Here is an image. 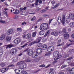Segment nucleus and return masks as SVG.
<instances>
[{
    "label": "nucleus",
    "mask_w": 74,
    "mask_h": 74,
    "mask_svg": "<svg viewBox=\"0 0 74 74\" xmlns=\"http://www.w3.org/2000/svg\"><path fill=\"white\" fill-rule=\"evenodd\" d=\"M66 67V66L65 65H63L62 66V68H64V67Z\"/></svg>",
    "instance_id": "52"
},
{
    "label": "nucleus",
    "mask_w": 74,
    "mask_h": 74,
    "mask_svg": "<svg viewBox=\"0 0 74 74\" xmlns=\"http://www.w3.org/2000/svg\"><path fill=\"white\" fill-rule=\"evenodd\" d=\"M42 49L44 50L47 49V45H42Z\"/></svg>",
    "instance_id": "22"
},
{
    "label": "nucleus",
    "mask_w": 74,
    "mask_h": 74,
    "mask_svg": "<svg viewBox=\"0 0 74 74\" xmlns=\"http://www.w3.org/2000/svg\"><path fill=\"white\" fill-rule=\"evenodd\" d=\"M18 65H19L20 69H17L14 70V71L16 74H19L22 72L21 69H24L26 67V64L25 63V61H21L17 63Z\"/></svg>",
    "instance_id": "1"
},
{
    "label": "nucleus",
    "mask_w": 74,
    "mask_h": 74,
    "mask_svg": "<svg viewBox=\"0 0 74 74\" xmlns=\"http://www.w3.org/2000/svg\"><path fill=\"white\" fill-rule=\"evenodd\" d=\"M3 14H5V15H7V12L3 11Z\"/></svg>",
    "instance_id": "36"
},
{
    "label": "nucleus",
    "mask_w": 74,
    "mask_h": 74,
    "mask_svg": "<svg viewBox=\"0 0 74 74\" xmlns=\"http://www.w3.org/2000/svg\"><path fill=\"white\" fill-rule=\"evenodd\" d=\"M71 73L72 74H74V68H72L71 70Z\"/></svg>",
    "instance_id": "29"
},
{
    "label": "nucleus",
    "mask_w": 74,
    "mask_h": 74,
    "mask_svg": "<svg viewBox=\"0 0 74 74\" xmlns=\"http://www.w3.org/2000/svg\"><path fill=\"white\" fill-rule=\"evenodd\" d=\"M34 55H33V57L34 58L35 57V58H37L38 55V53L36 52H34Z\"/></svg>",
    "instance_id": "19"
},
{
    "label": "nucleus",
    "mask_w": 74,
    "mask_h": 74,
    "mask_svg": "<svg viewBox=\"0 0 74 74\" xmlns=\"http://www.w3.org/2000/svg\"><path fill=\"white\" fill-rule=\"evenodd\" d=\"M14 65L13 64H11L8 66V67H14Z\"/></svg>",
    "instance_id": "49"
},
{
    "label": "nucleus",
    "mask_w": 74,
    "mask_h": 74,
    "mask_svg": "<svg viewBox=\"0 0 74 74\" xmlns=\"http://www.w3.org/2000/svg\"><path fill=\"white\" fill-rule=\"evenodd\" d=\"M62 40L61 39H59V40H58V42H57V44H60V42H62Z\"/></svg>",
    "instance_id": "30"
},
{
    "label": "nucleus",
    "mask_w": 74,
    "mask_h": 74,
    "mask_svg": "<svg viewBox=\"0 0 74 74\" xmlns=\"http://www.w3.org/2000/svg\"><path fill=\"white\" fill-rule=\"evenodd\" d=\"M1 67H4V66H5V65L4 64L2 63L1 64Z\"/></svg>",
    "instance_id": "43"
},
{
    "label": "nucleus",
    "mask_w": 74,
    "mask_h": 74,
    "mask_svg": "<svg viewBox=\"0 0 74 74\" xmlns=\"http://www.w3.org/2000/svg\"><path fill=\"white\" fill-rule=\"evenodd\" d=\"M71 59H72V57L69 58H68V60H71Z\"/></svg>",
    "instance_id": "60"
},
{
    "label": "nucleus",
    "mask_w": 74,
    "mask_h": 74,
    "mask_svg": "<svg viewBox=\"0 0 74 74\" xmlns=\"http://www.w3.org/2000/svg\"><path fill=\"white\" fill-rule=\"evenodd\" d=\"M69 41L71 42V44H68L67 45H65V48H68V47H69V45H73V44H74V41H71L70 40H69Z\"/></svg>",
    "instance_id": "15"
},
{
    "label": "nucleus",
    "mask_w": 74,
    "mask_h": 74,
    "mask_svg": "<svg viewBox=\"0 0 74 74\" xmlns=\"http://www.w3.org/2000/svg\"><path fill=\"white\" fill-rule=\"evenodd\" d=\"M55 32H53L51 33L52 35H53L54 36H55Z\"/></svg>",
    "instance_id": "48"
},
{
    "label": "nucleus",
    "mask_w": 74,
    "mask_h": 74,
    "mask_svg": "<svg viewBox=\"0 0 74 74\" xmlns=\"http://www.w3.org/2000/svg\"><path fill=\"white\" fill-rule=\"evenodd\" d=\"M22 40L20 38H17L14 41V43L15 44H19L20 42H21Z\"/></svg>",
    "instance_id": "9"
},
{
    "label": "nucleus",
    "mask_w": 74,
    "mask_h": 74,
    "mask_svg": "<svg viewBox=\"0 0 74 74\" xmlns=\"http://www.w3.org/2000/svg\"><path fill=\"white\" fill-rule=\"evenodd\" d=\"M55 36H58L59 34V33L58 32H55Z\"/></svg>",
    "instance_id": "42"
},
{
    "label": "nucleus",
    "mask_w": 74,
    "mask_h": 74,
    "mask_svg": "<svg viewBox=\"0 0 74 74\" xmlns=\"http://www.w3.org/2000/svg\"><path fill=\"white\" fill-rule=\"evenodd\" d=\"M21 73H22V74H28L27 73V72L25 71H21Z\"/></svg>",
    "instance_id": "33"
},
{
    "label": "nucleus",
    "mask_w": 74,
    "mask_h": 74,
    "mask_svg": "<svg viewBox=\"0 0 74 74\" xmlns=\"http://www.w3.org/2000/svg\"><path fill=\"white\" fill-rule=\"evenodd\" d=\"M39 3H42V1H41V0H40V1H39Z\"/></svg>",
    "instance_id": "64"
},
{
    "label": "nucleus",
    "mask_w": 74,
    "mask_h": 74,
    "mask_svg": "<svg viewBox=\"0 0 74 74\" xmlns=\"http://www.w3.org/2000/svg\"><path fill=\"white\" fill-rule=\"evenodd\" d=\"M12 33H13V29H8L7 32V34L8 35H10Z\"/></svg>",
    "instance_id": "11"
},
{
    "label": "nucleus",
    "mask_w": 74,
    "mask_h": 74,
    "mask_svg": "<svg viewBox=\"0 0 74 74\" xmlns=\"http://www.w3.org/2000/svg\"><path fill=\"white\" fill-rule=\"evenodd\" d=\"M40 41V40H37L36 41H34V42H32L30 43H29L28 42V43L27 45L29 44L28 45L29 46H31L32 45H33V44H36V43H37L38 42H39Z\"/></svg>",
    "instance_id": "10"
},
{
    "label": "nucleus",
    "mask_w": 74,
    "mask_h": 74,
    "mask_svg": "<svg viewBox=\"0 0 74 74\" xmlns=\"http://www.w3.org/2000/svg\"><path fill=\"white\" fill-rule=\"evenodd\" d=\"M40 29L41 30L39 32L40 35H42L44 34V32H45L48 29V24L46 23H43L40 26Z\"/></svg>",
    "instance_id": "2"
},
{
    "label": "nucleus",
    "mask_w": 74,
    "mask_h": 74,
    "mask_svg": "<svg viewBox=\"0 0 74 74\" xmlns=\"http://www.w3.org/2000/svg\"><path fill=\"white\" fill-rule=\"evenodd\" d=\"M64 44V42H63L61 44H59V45H57V47H59L61 46V45H63Z\"/></svg>",
    "instance_id": "34"
},
{
    "label": "nucleus",
    "mask_w": 74,
    "mask_h": 74,
    "mask_svg": "<svg viewBox=\"0 0 74 74\" xmlns=\"http://www.w3.org/2000/svg\"><path fill=\"white\" fill-rule=\"evenodd\" d=\"M71 37L72 38H74V34H73L72 35Z\"/></svg>",
    "instance_id": "55"
},
{
    "label": "nucleus",
    "mask_w": 74,
    "mask_h": 74,
    "mask_svg": "<svg viewBox=\"0 0 74 74\" xmlns=\"http://www.w3.org/2000/svg\"><path fill=\"white\" fill-rule=\"evenodd\" d=\"M4 10H5V11H7V10H8V9L7 8H5L4 9Z\"/></svg>",
    "instance_id": "57"
},
{
    "label": "nucleus",
    "mask_w": 74,
    "mask_h": 74,
    "mask_svg": "<svg viewBox=\"0 0 74 74\" xmlns=\"http://www.w3.org/2000/svg\"><path fill=\"white\" fill-rule=\"evenodd\" d=\"M2 18H0V22L1 23H5V21L2 20Z\"/></svg>",
    "instance_id": "27"
},
{
    "label": "nucleus",
    "mask_w": 74,
    "mask_h": 74,
    "mask_svg": "<svg viewBox=\"0 0 74 74\" xmlns=\"http://www.w3.org/2000/svg\"><path fill=\"white\" fill-rule=\"evenodd\" d=\"M26 35H23V38H26Z\"/></svg>",
    "instance_id": "53"
},
{
    "label": "nucleus",
    "mask_w": 74,
    "mask_h": 74,
    "mask_svg": "<svg viewBox=\"0 0 74 74\" xmlns=\"http://www.w3.org/2000/svg\"><path fill=\"white\" fill-rule=\"evenodd\" d=\"M55 49V47L53 46H51L49 47L47 49V51L48 52H51L54 51Z\"/></svg>",
    "instance_id": "8"
},
{
    "label": "nucleus",
    "mask_w": 74,
    "mask_h": 74,
    "mask_svg": "<svg viewBox=\"0 0 74 74\" xmlns=\"http://www.w3.org/2000/svg\"><path fill=\"white\" fill-rule=\"evenodd\" d=\"M24 44V42H22L21 43V45H23Z\"/></svg>",
    "instance_id": "61"
},
{
    "label": "nucleus",
    "mask_w": 74,
    "mask_h": 74,
    "mask_svg": "<svg viewBox=\"0 0 74 74\" xmlns=\"http://www.w3.org/2000/svg\"><path fill=\"white\" fill-rule=\"evenodd\" d=\"M12 47H13V45L12 44H10L6 46V49H7V48H11Z\"/></svg>",
    "instance_id": "21"
},
{
    "label": "nucleus",
    "mask_w": 74,
    "mask_h": 74,
    "mask_svg": "<svg viewBox=\"0 0 74 74\" xmlns=\"http://www.w3.org/2000/svg\"><path fill=\"white\" fill-rule=\"evenodd\" d=\"M36 19V17L34 16L33 18H32L31 19V21H34Z\"/></svg>",
    "instance_id": "45"
},
{
    "label": "nucleus",
    "mask_w": 74,
    "mask_h": 74,
    "mask_svg": "<svg viewBox=\"0 0 74 74\" xmlns=\"http://www.w3.org/2000/svg\"><path fill=\"white\" fill-rule=\"evenodd\" d=\"M29 43L27 42V43L26 44H25V45H23L22 46H21V47H19L18 48V49H19L20 50H21V49H22V48H24V47H25V46H27V44Z\"/></svg>",
    "instance_id": "18"
},
{
    "label": "nucleus",
    "mask_w": 74,
    "mask_h": 74,
    "mask_svg": "<svg viewBox=\"0 0 74 74\" xmlns=\"http://www.w3.org/2000/svg\"><path fill=\"white\" fill-rule=\"evenodd\" d=\"M14 13V14H19V11L18 10H16L15 12Z\"/></svg>",
    "instance_id": "25"
},
{
    "label": "nucleus",
    "mask_w": 74,
    "mask_h": 74,
    "mask_svg": "<svg viewBox=\"0 0 74 74\" xmlns=\"http://www.w3.org/2000/svg\"><path fill=\"white\" fill-rule=\"evenodd\" d=\"M26 23L25 22H24L23 23H22V25H26Z\"/></svg>",
    "instance_id": "51"
},
{
    "label": "nucleus",
    "mask_w": 74,
    "mask_h": 74,
    "mask_svg": "<svg viewBox=\"0 0 74 74\" xmlns=\"http://www.w3.org/2000/svg\"><path fill=\"white\" fill-rule=\"evenodd\" d=\"M5 40L7 41H10L11 40V37L8 36L6 37Z\"/></svg>",
    "instance_id": "16"
},
{
    "label": "nucleus",
    "mask_w": 74,
    "mask_h": 74,
    "mask_svg": "<svg viewBox=\"0 0 74 74\" xmlns=\"http://www.w3.org/2000/svg\"><path fill=\"white\" fill-rule=\"evenodd\" d=\"M17 52V50L16 48L12 49L10 51V53L12 55H14L16 54V52Z\"/></svg>",
    "instance_id": "5"
},
{
    "label": "nucleus",
    "mask_w": 74,
    "mask_h": 74,
    "mask_svg": "<svg viewBox=\"0 0 74 74\" xmlns=\"http://www.w3.org/2000/svg\"><path fill=\"white\" fill-rule=\"evenodd\" d=\"M5 36L4 35H2L0 37V40L1 41H3V40L5 39Z\"/></svg>",
    "instance_id": "17"
},
{
    "label": "nucleus",
    "mask_w": 74,
    "mask_h": 74,
    "mask_svg": "<svg viewBox=\"0 0 74 74\" xmlns=\"http://www.w3.org/2000/svg\"><path fill=\"white\" fill-rule=\"evenodd\" d=\"M36 51L38 53H41L42 52V49L40 48H38L36 50Z\"/></svg>",
    "instance_id": "14"
},
{
    "label": "nucleus",
    "mask_w": 74,
    "mask_h": 74,
    "mask_svg": "<svg viewBox=\"0 0 74 74\" xmlns=\"http://www.w3.org/2000/svg\"><path fill=\"white\" fill-rule=\"evenodd\" d=\"M23 10V8H21L20 9V11H22V10Z\"/></svg>",
    "instance_id": "58"
},
{
    "label": "nucleus",
    "mask_w": 74,
    "mask_h": 74,
    "mask_svg": "<svg viewBox=\"0 0 74 74\" xmlns=\"http://www.w3.org/2000/svg\"><path fill=\"white\" fill-rule=\"evenodd\" d=\"M26 8H26V7H24L23 8V10H26Z\"/></svg>",
    "instance_id": "62"
},
{
    "label": "nucleus",
    "mask_w": 74,
    "mask_h": 74,
    "mask_svg": "<svg viewBox=\"0 0 74 74\" xmlns=\"http://www.w3.org/2000/svg\"><path fill=\"white\" fill-rule=\"evenodd\" d=\"M31 61V60H29V59H27V60H26V62H30Z\"/></svg>",
    "instance_id": "44"
},
{
    "label": "nucleus",
    "mask_w": 74,
    "mask_h": 74,
    "mask_svg": "<svg viewBox=\"0 0 74 74\" xmlns=\"http://www.w3.org/2000/svg\"><path fill=\"white\" fill-rule=\"evenodd\" d=\"M69 18H67L66 19V22L67 23H69L70 22V19L71 18L70 17V16H69Z\"/></svg>",
    "instance_id": "24"
},
{
    "label": "nucleus",
    "mask_w": 74,
    "mask_h": 74,
    "mask_svg": "<svg viewBox=\"0 0 74 74\" xmlns=\"http://www.w3.org/2000/svg\"><path fill=\"white\" fill-rule=\"evenodd\" d=\"M51 22H52V20H50L49 22V24H50L51 23Z\"/></svg>",
    "instance_id": "56"
},
{
    "label": "nucleus",
    "mask_w": 74,
    "mask_h": 74,
    "mask_svg": "<svg viewBox=\"0 0 74 74\" xmlns=\"http://www.w3.org/2000/svg\"><path fill=\"white\" fill-rule=\"evenodd\" d=\"M3 50H0V55H3Z\"/></svg>",
    "instance_id": "32"
},
{
    "label": "nucleus",
    "mask_w": 74,
    "mask_h": 74,
    "mask_svg": "<svg viewBox=\"0 0 74 74\" xmlns=\"http://www.w3.org/2000/svg\"><path fill=\"white\" fill-rule=\"evenodd\" d=\"M31 37V34H30V33H28L26 35V39H29V41H32L33 39L32 38H30Z\"/></svg>",
    "instance_id": "7"
},
{
    "label": "nucleus",
    "mask_w": 74,
    "mask_h": 74,
    "mask_svg": "<svg viewBox=\"0 0 74 74\" xmlns=\"http://www.w3.org/2000/svg\"><path fill=\"white\" fill-rule=\"evenodd\" d=\"M49 53H47L45 54V56H49Z\"/></svg>",
    "instance_id": "47"
},
{
    "label": "nucleus",
    "mask_w": 74,
    "mask_h": 74,
    "mask_svg": "<svg viewBox=\"0 0 74 74\" xmlns=\"http://www.w3.org/2000/svg\"><path fill=\"white\" fill-rule=\"evenodd\" d=\"M40 67H45V65L44 64H43L42 65H40L39 66Z\"/></svg>",
    "instance_id": "38"
},
{
    "label": "nucleus",
    "mask_w": 74,
    "mask_h": 74,
    "mask_svg": "<svg viewBox=\"0 0 74 74\" xmlns=\"http://www.w3.org/2000/svg\"><path fill=\"white\" fill-rule=\"evenodd\" d=\"M69 34H65L64 35V37L65 39L69 38Z\"/></svg>",
    "instance_id": "20"
},
{
    "label": "nucleus",
    "mask_w": 74,
    "mask_h": 74,
    "mask_svg": "<svg viewBox=\"0 0 74 74\" xmlns=\"http://www.w3.org/2000/svg\"><path fill=\"white\" fill-rule=\"evenodd\" d=\"M50 33V30H48L47 31V32L46 33V34H48Z\"/></svg>",
    "instance_id": "50"
},
{
    "label": "nucleus",
    "mask_w": 74,
    "mask_h": 74,
    "mask_svg": "<svg viewBox=\"0 0 74 74\" xmlns=\"http://www.w3.org/2000/svg\"><path fill=\"white\" fill-rule=\"evenodd\" d=\"M62 32H64L65 33H66V29L64 28L63 29V30H62Z\"/></svg>",
    "instance_id": "46"
},
{
    "label": "nucleus",
    "mask_w": 74,
    "mask_h": 74,
    "mask_svg": "<svg viewBox=\"0 0 74 74\" xmlns=\"http://www.w3.org/2000/svg\"><path fill=\"white\" fill-rule=\"evenodd\" d=\"M17 30L19 31L20 32H22V28H17Z\"/></svg>",
    "instance_id": "31"
},
{
    "label": "nucleus",
    "mask_w": 74,
    "mask_h": 74,
    "mask_svg": "<svg viewBox=\"0 0 74 74\" xmlns=\"http://www.w3.org/2000/svg\"><path fill=\"white\" fill-rule=\"evenodd\" d=\"M21 55H22V53H20V54L18 55L19 56H21Z\"/></svg>",
    "instance_id": "59"
},
{
    "label": "nucleus",
    "mask_w": 74,
    "mask_h": 74,
    "mask_svg": "<svg viewBox=\"0 0 74 74\" xmlns=\"http://www.w3.org/2000/svg\"><path fill=\"white\" fill-rule=\"evenodd\" d=\"M53 56L54 57H56L54 59V60H56L59 59V58L62 56V55H59V53L58 51L54 52L53 53Z\"/></svg>",
    "instance_id": "3"
},
{
    "label": "nucleus",
    "mask_w": 74,
    "mask_h": 74,
    "mask_svg": "<svg viewBox=\"0 0 74 74\" xmlns=\"http://www.w3.org/2000/svg\"><path fill=\"white\" fill-rule=\"evenodd\" d=\"M49 74H54V72L52 71H50L49 72Z\"/></svg>",
    "instance_id": "39"
},
{
    "label": "nucleus",
    "mask_w": 74,
    "mask_h": 74,
    "mask_svg": "<svg viewBox=\"0 0 74 74\" xmlns=\"http://www.w3.org/2000/svg\"><path fill=\"white\" fill-rule=\"evenodd\" d=\"M37 33V32H34L33 33H32V36L33 37H34L36 36V34Z\"/></svg>",
    "instance_id": "28"
},
{
    "label": "nucleus",
    "mask_w": 74,
    "mask_h": 74,
    "mask_svg": "<svg viewBox=\"0 0 74 74\" xmlns=\"http://www.w3.org/2000/svg\"><path fill=\"white\" fill-rule=\"evenodd\" d=\"M24 52H26L27 53V54L29 56L32 55L33 53V52L31 51L30 49H29L24 50Z\"/></svg>",
    "instance_id": "6"
},
{
    "label": "nucleus",
    "mask_w": 74,
    "mask_h": 74,
    "mask_svg": "<svg viewBox=\"0 0 74 74\" xmlns=\"http://www.w3.org/2000/svg\"><path fill=\"white\" fill-rule=\"evenodd\" d=\"M38 46L39 47H42V44L41 43H38Z\"/></svg>",
    "instance_id": "35"
},
{
    "label": "nucleus",
    "mask_w": 74,
    "mask_h": 74,
    "mask_svg": "<svg viewBox=\"0 0 74 74\" xmlns=\"http://www.w3.org/2000/svg\"><path fill=\"white\" fill-rule=\"evenodd\" d=\"M62 33H63V32H62V31H60L59 32V34L60 36H61V35H62Z\"/></svg>",
    "instance_id": "41"
},
{
    "label": "nucleus",
    "mask_w": 74,
    "mask_h": 74,
    "mask_svg": "<svg viewBox=\"0 0 74 74\" xmlns=\"http://www.w3.org/2000/svg\"><path fill=\"white\" fill-rule=\"evenodd\" d=\"M43 16H49V15L47 14H44L43 15Z\"/></svg>",
    "instance_id": "54"
},
{
    "label": "nucleus",
    "mask_w": 74,
    "mask_h": 74,
    "mask_svg": "<svg viewBox=\"0 0 74 74\" xmlns=\"http://www.w3.org/2000/svg\"><path fill=\"white\" fill-rule=\"evenodd\" d=\"M50 65H48L47 66H46V68H48V67H49V66H50Z\"/></svg>",
    "instance_id": "63"
},
{
    "label": "nucleus",
    "mask_w": 74,
    "mask_h": 74,
    "mask_svg": "<svg viewBox=\"0 0 74 74\" xmlns=\"http://www.w3.org/2000/svg\"><path fill=\"white\" fill-rule=\"evenodd\" d=\"M69 25L71 27H74V23L71 22L69 24Z\"/></svg>",
    "instance_id": "23"
},
{
    "label": "nucleus",
    "mask_w": 74,
    "mask_h": 74,
    "mask_svg": "<svg viewBox=\"0 0 74 74\" xmlns=\"http://www.w3.org/2000/svg\"><path fill=\"white\" fill-rule=\"evenodd\" d=\"M39 1L38 0H36V2L35 3V4L36 5H37L38 4V3Z\"/></svg>",
    "instance_id": "37"
},
{
    "label": "nucleus",
    "mask_w": 74,
    "mask_h": 74,
    "mask_svg": "<svg viewBox=\"0 0 74 74\" xmlns=\"http://www.w3.org/2000/svg\"><path fill=\"white\" fill-rule=\"evenodd\" d=\"M46 10H41V12H46Z\"/></svg>",
    "instance_id": "40"
},
{
    "label": "nucleus",
    "mask_w": 74,
    "mask_h": 74,
    "mask_svg": "<svg viewBox=\"0 0 74 74\" xmlns=\"http://www.w3.org/2000/svg\"><path fill=\"white\" fill-rule=\"evenodd\" d=\"M17 60H18V58L17 57H15L12 59V62H16Z\"/></svg>",
    "instance_id": "26"
},
{
    "label": "nucleus",
    "mask_w": 74,
    "mask_h": 74,
    "mask_svg": "<svg viewBox=\"0 0 74 74\" xmlns=\"http://www.w3.org/2000/svg\"><path fill=\"white\" fill-rule=\"evenodd\" d=\"M8 69H9V68H2L1 69V73H5V72H6L7 71H8Z\"/></svg>",
    "instance_id": "12"
},
{
    "label": "nucleus",
    "mask_w": 74,
    "mask_h": 74,
    "mask_svg": "<svg viewBox=\"0 0 74 74\" xmlns=\"http://www.w3.org/2000/svg\"><path fill=\"white\" fill-rule=\"evenodd\" d=\"M51 3L53 4H56V5H55L52 8H53V9H54V8H56V7H57L58 6V5H59V3L58 4H57V3H55V1H52L51 2Z\"/></svg>",
    "instance_id": "13"
},
{
    "label": "nucleus",
    "mask_w": 74,
    "mask_h": 74,
    "mask_svg": "<svg viewBox=\"0 0 74 74\" xmlns=\"http://www.w3.org/2000/svg\"><path fill=\"white\" fill-rule=\"evenodd\" d=\"M58 22L59 24H60V21L62 23V25H64L65 23V16L64 15H62V19H61V17H58Z\"/></svg>",
    "instance_id": "4"
}]
</instances>
